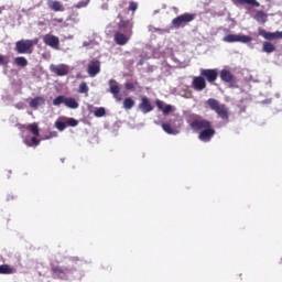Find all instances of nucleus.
<instances>
[{"instance_id": "nucleus-1", "label": "nucleus", "mask_w": 282, "mask_h": 282, "mask_svg": "<svg viewBox=\"0 0 282 282\" xmlns=\"http://www.w3.org/2000/svg\"><path fill=\"white\" fill-rule=\"evenodd\" d=\"M194 131H200L198 133V140L200 142H210L215 138V128L213 123L206 119H196L189 124Z\"/></svg>"}, {"instance_id": "nucleus-2", "label": "nucleus", "mask_w": 282, "mask_h": 282, "mask_svg": "<svg viewBox=\"0 0 282 282\" xmlns=\"http://www.w3.org/2000/svg\"><path fill=\"white\" fill-rule=\"evenodd\" d=\"M207 105L212 111H215L217 113L218 118H221V120L228 121L230 118V115L228 113V107L226 104H220L219 100L215 98H209L207 101Z\"/></svg>"}, {"instance_id": "nucleus-3", "label": "nucleus", "mask_w": 282, "mask_h": 282, "mask_svg": "<svg viewBox=\"0 0 282 282\" xmlns=\"http://www.w3.org/2000/svg\"><path fill=\"white\" fill-rule=\"evenodd\" d=\"M197 18L195 13H183L172 20V25L175 30H180V28H186L188 23H193V20Z\"/></svg>"}, {"instance_id": "nucleus-4", "label": "nucleus", "mask_w": 282, "mask_h": 282, "mask_svg": "<svg viewBox=\"0 0 282 282\" xmlns=\"http://www.w3.org/2000/svg\"><path fill=\"white\" fill-rule=\"evenodd\" d=\"M36 40H20L15 43L18 54H32L34 52Z\"/></svg>"}, {"instance_id": "nucleus-5", "label": "nucleus", "mask_w": 282, "mask_h": 282, "mask_svg": "<svg viewBox=\"0 0 282 282\" xmlns=\"http://www.w3.org/2000/svg\"><path fill=\"white\" fill-rule=\"evenodd\" d=\"M223 41H225V43H250L252 37L250 35L228 34Z\"/></svg>"}, {"instance_id": "nucleus-6", "label": "nucleus", "mask_w": 282, "mask_h": 282, "mask_svg": "<svg viewBox=\"0 0 282 282\" xmlns=\"http://www.w3.org/2000/svg\"><path fill=\"white\" fill-rule=\"evenodd\" d=\"M200 76L206 78L207 83H215L219 78L217 68H200Z\"/></svg>"}, {"instance_id": "nucleus-7", "label": "nucleus", "mask_w": 282, "mask_h": 282, "mask_svg": "<svg viewBox=\"0 0 282 282\" xmlns=\"http://www.w3.org/2000/svg\"><path fill=\"white\" fill-rule=\"evenodd\" d=\"M138 109L141 111V113H151V111H153L155 109V107H153V104L151 102V99H149V97L143 96L141 97V101L138 105Z\"/></svg>"}, {"instance_id": "nucleus-8", "label": "nucleus", "mask_w": 282, "mask_h": 282, "mask_svg": "<svg viewBox=\"0 0 282 282\" xmlns=\"http://www.w3.org/2000/svg\"><path fill=\"white\" fill-rule=\"evenodd\" d=\"M258 34L262 39H265V41H279L282 39V31L268 32L264 29H259Z\"/></svg>"}, {"instance_id": "nucleus-9", "label": "nucleus", "mask_w": 282, "mask_h": 282, "mask_svg": "<svg viewBox=\"0 0 282 282\" xmlns=\"http://www.w3.org/2000/svg\"><path fill=\"white\" fill-rule=\"evenodd\" d=\"M87 73L90 78H95V76H98V74H100V61L98 59L90 61L88 63Z\"/></svg>"}, {"instance_id": "nucleus-10", "label": "nucleus", "mask_w": 282, "mask_h": 282, "mask_svg": "<svg viewBox=\"0 0 282 282\" xmlns=\"http://www.w3.org/2000/svg\"><path fill=\"white\" fill-rule=\"evenodd\" d=\"M132 34L124 33L122 31H117L115 33V43L117 45H127L129 41L131 40Z\"/></svg>"}, {"instance_id": "nucleus-11", "label": "nucleus", "mask_w": 282, "mask_h": 282, "mask_svg": "<svg viewBox=\"0 0 282 282\" xmlns=\"http://www.w3.org/2000/svg\"><path fill=\"white\" fill-rule=\"evenodd\" d=\"M50 70L52 74H55L56 76H67L69 74V67L65 64H59V65H50Z\"/></svg>"}, {"instance_id": "nucleus-12", "label": "nucleus", "mask_w": 282, "mask_h": 282, "mask_svg": "<svg viewBox=\"0 0 282 282\" xmlns=\"http://www.w3.org/2000/svg\"><path fill=\"white\" fill-rule=\"evenodd\" d=\"M192 87L195 89V91H204V89L207 87L206 78H204L202 75L194 77L192 80Z\"/></svg>"}, {"instance_id": "nucleus-13", "label": "nucleus", "mask_w": 282, "mask_h": 282, "mask_svg": "<svg viewBox=\"0 0 282 282\" xmlns=\"http://www.w3.org/2000/svg\"><path fill=\"white\" fill-rule=\"evenodd\" d=\"M43 43H45V45H48L50 47H53V50H58L61 41L58 40V36L45 34L43 36Z\"/></svg>"}, {"instance_id": "nucleus-14", "label": "nucleus", "mask_w": 282, "mask_h": 282, "mask_svg": "<svg viewBox=\"0 0 282 282\" xmlns=\"http://www.w3.org/2000/svg\"><path fill=\"white\" fill-rule=\"evenodd\" d=\"M109 87H110V94H112L113 98L120 102L122 100V97L120 96V85L116 79L109 80Z\"/></svg>"}, {"instance_id": "nucleus-15", "label": "nucleus", "mask_w": 282, "mask_h": 282, "mask_svg": "<svg viewBox=\"0 0 282 282\" xmlns=\"http://www.w3.org/2000/svg\"><path fill=\"white\" fill-rule=\"evenodd\" d=\"M118 28L119 32L133 35V22H131V20H121Z\"/></svg>"}, {"instance_id": "nucleus-16", "label": "nucleus", "mask_w": 282, "mask_h": 282, "mask_svg": "<svg viewBox=\"0 0 282 282\" xmlns=\"http://www.w3.org/2000/svg\"><path fill=\"white\" fill-rule=\"evenodd\" d=\"M155 106L158 107L159 111H162L163 116H169L173 111V106L165 105L164 101L156 99Z\"/></svg>"}, {"instance_id": "nucleus-17", "label": "nucleus", "mask_w": 282, "mask_h": 282, "mask_svg": "<svg viewBox=\"0 0 282 282\" xmlns=\"http://www.w3.org/2000/svg\"><path fill=\"white\" fill-rule=\"evenodd\" d=\"M47 6L53 12H65V7L58 0H48Z\"/></svg>"}, {"instance_id": "nucleus-18", "label": "nucleus", "mask_w": 282, "mask_h": 282, "mask_svg": "<svg viewBox=\"0 0 282 282\" xmlns=\"http://www.w3.org/2000/svg\"><path fill=\"white\" fill-rule=\"evenodd\" d=\"M223 83L232 84L235 83V75L228 69H223L219 75Z\"/></svg>"}, {"instance_id": "nucleus-19", "label": "nucleus", "mask_w": 282, "mask_h": 282, "mask_svg": "<svg viewBox=\"0 0 282 282\" xmlns=\"http://www.w3.org/2000/svg\"><path fill=\"white\" fill-rule=\"evenodd\" d=\"M30 107L31 109H39V107H41V105H45V98L44 97H35L33 99H31L30 101Z\"/></svg>"}, {"instance_id": "nucleus-20", "label": "nucleus", "mask_w": 282, "mask_h": 282, "mask_svg": "<svg viewBox=\"0 0 282 282\" xmlns=\"http://www.w3.org/2000/svg\"><path fill=\"white\" fill-rule=\"evenodd\" d=\"M253 19L258 23H268V14L263 11H257Z\"/></svg>"}, {"instance_id": "nucleus-21", "label": "nucleus", "mask_w": 282, "mask_h": 282, "mask_svg": "<svg viewBox=\"0 0 282 282\" xmlns=\"http://www.w3.org/2000/svg\"><path fill=\"white\" fill-rule=\"evenodd\" d=\"M262 52H265V54H272V52H276V46L271 42H263Z\"/></svg>"}, {"instance_id": "nucleus-22", "label": "nucleus", "mask_w": 282, "mask_h": 282, "mask_svg": "<svg viewBox=\"0 0 282 282\" xmlns=\"http://www.w3.org/2000/svg\"><path fill=\"white\" fill-rule=\"evenodd\" d=\"M65 107H68V109H78L79 104L75 98L66 97Z\"/></svg>"}, {"instance_id": "nucleus-23", "label": "nucleus", "mask_w": 282, "mask_h": 282, "mask_svg": "<svg viewBox=\"0 0 282 282\" xmlns=\"http://www.w3.org/2000/svg\"><path fill=\"white\" fill-rule=\"evenodd\" d=\"M235 3H240L241 6H243L245 3L247 6H253V8H259V6H261V3H259L257 0H231Z\"/></svg>"}, {"instance_id": "nucleus-24", "label": "nucleus", "mask_w": 282, "mask_h": 282, "mask_svg": "<svg viewBox=\"0 0 282 282\" xmlns=\"http://www.w3.org/2000/svg\"><path fill=\"white\" fill-rule=\"evenodd\" d=\"M14 272H17V270L10 267V264L0 265V274H14Z\"/></svg>"}, {"instance_id": "nucleus-25", "label": "nucleus", "mask_w": 282, "mask_h": 282, "mask_svg": "<svg viewBox=\"0 0 282 282\" xmlns=\"http://www.w3.org/2000/svg\"><path fill=\"white\" fill-rule=\"evenodd\" d=\"M133 107H135V101L133 100V98L131 97H127L124 100H123V109H133Z\"/></svg>"}, {"instance_id": "nucleus-26", "label": "nucleus", "mask_w": 282, "mask_h": 282, "mask_svg": "<svg viewBox=\"0 0 282 282\" xmlns=\"http://www.w3.org/2000/svg\"><path fill=\"white\" fill-rule=\"evenodd\" d=\"M14 63L15 65H18V67H28V58H25L24 56L15 57Z\"/></svg>"}, {"instance_id": "nucleus-27", "label": "nucleus", "mask_w": 282, "mask_h": 282, "mask_svg": "<svg viewBox=\"0 0 282 282\" xmlns=\"http://www.w3.org/2000/svg\"><path fill=\"white\" fill-rule=\"evenodd\" d=\"M67 100V97L63 96V95H59L57 96L54 100H53V105L54 107H58L61 105H65Z\"/></svg>"}, {"instance_id": "nucleus-28", "label": "nucleus", "mask_w": 282, "mask_h": 282, "mask_svg": "<svg viewBox=\"0 0 282 282\" xmlns=\"http://www.w3.org/2000/svg\"><path fill=\"white\" fill-rule=\"evenodd\" d=\"M162 129L165 133H169V135H175V133H177V131L173 130L171 123H162Z\"/></svg>"}, {"instance_id": "nucleus-29", "label": "nucleus", "mask_w": 282, "mask_h": 282, "mask_svg": "<svg viewBox=\"0 0 282 282\" xmlns=\"http://www.w3.org/2000/svg\"><path fill=\"white\" fill-rule=\"evenodd\" d=\"M28 129L29 131H31V133H33V135H36V137L41 135V132L39 131V124L31 123L28 126Z\"/></svg>"}, {"instance_id": "nucleus-30", "label": "nucleus", "mask_w": 282, "mask_h": 282, "mask_svg": "<svg viewBox=\"0 0 282 282\" xmlns=\"http://www.w3.org/2000/svg\"><path fill=\"white\" fill-rule=\"evenodd\" d=\"M94 113H95L96 118H102V117L107 116V110L102 107H99V108H96Z\"/></svg>"}, {"instance_id": "nucleus-31", "label": "nucleus", "mask_w": 282, "mask_h": 282, "mask_svg": "<svg viewBox=\"0 0 282 282\" xmlns=\"http://www.w3.org/2000/svg\"><path fill=\"white\" fill-rule=\"evenodd\" d=\"M55 129L57 131H64L65 129H67V123L66 122H63L61 120H56L55 121Z\"/></svg>"}, {"instance_id": "nucleus-32", "label": "nucleus", "mask_w": 282, "mask_h": 282, "mask_svg": "<svg viewBox=\"0 0 282 282\" xmlns=\"http://www.w3.org/2000/svg\"><path fill=\"white\" fill-rule=\"evenodd\" d=\"M79 94H89V86H87V83L83 82L79 85Z\"/></svg>"}, {"instance_id": "nucleus-33", "label": "nucleus", "mask_w": 282, "mask_h": 282, "mask_svg": "<svg viewBox=\"0 0 282 282\" xmlns=\"http://www.w3.org/2000/svg\"><path fill=\"white\" fill-rule=\"evenodd\" d=\"M66 127H78V120L74 118H68L66 121Z\"/></svg>"}, {"instance_id": "nucleus-34", "label": "nucleus", "mask_w": 282, "mask_h": 282, "mask_svg": "<svg viewBox=\"0 0 282 282\" xmlns=\"http://www.w3.org/2000/svg\"><path fill=\"white\" fill-rule=\"evenodd\" d=\"M52 272H54V274H58V276H61L62 274H65V270H63V268L61 267H53Z\"/></svg>"}, {"instance_id": "nucleus-35", "label": "nucleus", "mask_w": 282, "mask_h": 282, "mask_svg": "<svg viewBox=\"0 0 282 282\" xmlns=\"http://www.w3.org/2000/svg\"><path fill=\"white\" fill-rule=\"evenodd\" d=\"M31 142L32 143H26L28 147H39V144H41V141L39 139H36V137H32Z\"/></svg>"}, {"instance_id": "nucleus-36", "label": "nucleus", "mask_w": 282, "mask_h": 282, "mask_svg": "<svg viewBox=\"0 0 282 282\" xmlns=\"http://www.w3.org/2000/svg\"><path fill=\"white\" fill-rule=\"evenodd\" d=\"M128 10H130V12H135V10H138V2L131 1L129 3Z\"/></svg>"}, {"instance_id": "nucleus-37", "label": "nucleus", "mask_w": 282, "mask_h": 282, "mask_svg": "<svg viewBox=\"0 0 282 282\" xmlns=\"http://www.w3.org/2000/svg\"><path fill=\"white\" fill-rule=\"evenodd\" d=\"M126 89L128 91H135V85L133 83H127L126 84Z\"/></svg>"}, {"instance_id": "nucleus-38", "label": "nucleus", "mask_w": 282, "mask_h": 282, "mask_svg": "<svg viewBox=\"0 0 282 282\" xmlns=\"http://www.w3.org/2000/svg\"><path fill=\"white\" fill-rule=\"evenodd\" d=\"M87 3H88L87 1H80L77 4H75V8L77 10H80V8H87Z\"/></svg>"}, {"instance_id": "nucleus-39", "label": "nucleus", "mask_w": 282, "mask_h": 282, "mask_svg": "<svg viewBox=\"0 0 282 282\" xmlns=\"http://www.w3.org/2000/svg\"><path fill=\"white\" fill-rule=\"evenodd\" d=\"M0 65H8V61H6V56L0 55Z\"/></svg>"}]
</instances>
